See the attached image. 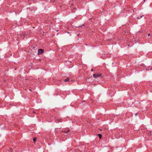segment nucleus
<instances>
[{
    "label": "nucleus",
    "instance_id": "f257e3e1",
    "mask_svg": "<svg viewBox=\"0 0 152 152\" xmlns=\"http://www.w3.org/2000/svg\"><path fill=\"white\" fill-rule=\"evenodd\" d=\"M139 105V108H143L146 105L147 102H138Z\"/></svg>",
    "mask_w": 152,
    "mask_h": 152
},
{
    "label": "nucleus",
    "instance_id": "39448f33",
    "mask_svg": "<svg viewBox=\"0 0 152 152\" xmlns=\"http://www.w3.org/2000/svg\"><path fill=\"white\" fill-rule=\"evenodd\" d=\"M69 80V77H67L66 79L65 80H64V81L65 82H67Z\"/></svg>",
    "mask_w": 152,
    "mask_h": 152
},
{
    "label": "nucleus",
    "instance_id": "1a4fd4ad",
    "mask_svg": "<svg viewBox=\"0 0 152 152\" xmlns=\"http://www.w3.org/2000/svg\"><path fill=\"white\" fill-rule=\"evenodd\" d=\"M137 114L138 113H136L135 114V115L136 116L137 115Z\"/></svg>",
    "mask_w": 152,
    "mask_h": 152
},
{
    "label": "nucleus",
    "instance_id": "f8f14e48",
    "mask_svg": "<svg viewBox=\"0 0 152 152\" xmlns=\"http://www.w3.org/2000/svg\"><path fill=\"white\" fill-rule=\"evenodd\" d=\"M151 70H152V67L151 68Z\"/></svg>",
    "mask_w": 152,
    "mask_h": 152
},
{
    "label": "nucleus",
    "instance_id": "0eeeda50",
    "mask_svg": "<svg viewBox=\"0 0 152 152\" xmlns=\"http://www.w3.org/2000/svg\"><path fill=\"white\" fill-rule=\"evenodd\" d=\"M143 16V15H142V16H140V17H137V20H139V19H140L141 18H142V16Z\"/></svg>",
    "mask_w": 152,
    "mask_h": 152
},
{
    "label": "nucleus",
    "instance_id": "6e6552de",
    "mask_svg": "<svg viewBox=\"0 0 152 152\" xmlns=\"http://www.w3.org/2000/svg\"><path fill=\"white\" fill-rule=\"evenodd\" d=\"M36 139H37L36 137H34L33 138V141L34 142H35V141H36Z\"/></svg>",
    "mask_w": 152,
    "mask_h": 152
},
{
    "label": "nucleus",
    "instance_id": "20e7f679",
    "mask_svg": "<svg viewBox=\"0 0 152 152\" xmlns=\"http://www.w3.org/2000/svg\"><path fill=\"white\" fill-rule=\"evenodd\" d=\"M44 50L42 49H40L38 50V53L39 54H42L44 52Z\"/></svg>",
    "mask_w": 152,
    "mask_h": 152
},
{
    "label": "nucleus",
    "instance_id": "423d86ee",
    "mask_svg": "<svg viewBox=\"0 0 152 152\" xmlns=\"http://www.w3.org/2000/svg\"><path fill=\"white\" fill-rule=\"evenodd\" d=\"M98 136L99 138L101 139L102 138V135L101 134H98Z\"/></svg>",
    "mask_w": 152,
    "mask_h": 152
},
{
    "label": "nucleus",
    "instance_id": "7ed1b4c3",
    "mask_svg": "<svg viewBox=\"0 0 152 152\" xmlns=\"http://www.w3.org/2000/svg\"><path fill=\"white\" fill-rule=\"evenodd\" d=\"M69 132L70 129L69 128L64 129L63 130H62L61 131V132L66 133V134H68V133Z\"/></svg>",
    "mask_w": 152,
    "mask_h": 152
},
{
    "label": "nucleus",
    "instance_id": "4468645a",
    "mask_svg": "<svg viewBox=\"0 0 152 152\" xmlns=\"http://www.w3.org/2000/svg\"><path fill=\"white\" fill-rule=\"evenodd\" d=\"M67 134H66V135H67Z\"/></svg>",
    "mask_w": 152,
    "mask_h": 152
},
{
    "label": "nucleus",
    "instance_id": "9d476101",
    "mask_svg": "<svg viewBox=\"0 0 152 152\" xmlns=\"http://www.w3.org/2000/svg\"><path fill=\"white\" fill-rule=\"evenodd\" d=\"M150 34H148V36H150Z\"/></svg>",
    "mask_w": 152,
    "mask_h": 152
},
{
    "label": "nucleus",
    "instance_id": "9b49d317",
    "mask_svg": "<svg viewBox=\"0 0 152 152\" xmlns=\"http://www.w3.org/2000/svg\"><path fill=\"white\" fill-rule=\"evenodd\" d=\"M93 71V69H91V72H92V71Z\"/></svg>",
    "mask_w": 152,
    "mask_h": 152
},
{
    "label": "nucleus",
    "instance_id": "ddd939ff",
    "mask_svg": "<svg viewBox=\"0 0 152 152\" xmlns=\"http://www.w3.org/2000/svg\"><path fill=\"white\" fill-rule=\"evenodd\" d=\"M33 112L34 113H35V112Z\"/></svg>",
    "mask_w": 152,
    "mask_h": 152
},
{
    "label": "nucleus",
    "instance_id": "f03ea898",
    "mask_svg": "<svg viewBox=\"0 0 152 152\" xmlns=\"http://www.w3.org/2000/svg\"><path fill=\"white\" fill-rule=\"evenodd\" d=\"M101 75L102 74L101 73H98L94 74L93 75L94 77L95 78H97V77H100Z\"/></svg>",
    "mask_w": 152,
    "mask_h": 152
}]
</instances>
